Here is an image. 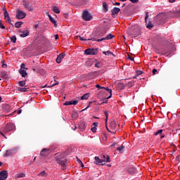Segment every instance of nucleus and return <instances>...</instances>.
<instances>
[{
  "label": "nucleus",
  "instance_id": "1",
  "mask_svg": "<svg viewBox=\"0 0 180 180\" xmlns=\"http://www.w3.org/2000/svg\"><path fill=\"white\" fill-rule=\"evenodd\" d=\"M15 129H16V127L14 125V124L12 122H8L6 125L4 129V133H9V131H13Z\"/></svg>",
  "mask_w": 180,
  "mask_h": 180
},
{
  "label": "nucleus",
  "instance_id": "2",
  "mask_svg": "<svg viewBox=\"0 0 180 180\" xmlns=\"http://www.w3.org/2000/svg\"><path fill=\"white\" fill-rule=\"evenodd\" d=\"M98 51L99 48L88 49L84 51V54H86V56H96Z\"/></svg>",
  "mask_w": 180,
  "mask_h": 180
},
{
  "label": "nucleus",
  "instance_id": "3",
  "mask_svg": "<svg viewBox=\"0 0 180 180\" xmlns=\"http://www.w3.org/2000/svg\"><path fill=\"white\" fill-rule=\"evenodd\" d=\"M65 157H67V154L62 153L60 158L58 157L56 158V161L57 162L58 164H59V165H61V167L65 166V163L64 162V161L61 160H63V158H65Z\"/></svg>",
  "mask_w": 180,
  "mask_h": 180
},
{
  "label": "nucleus",
  "instance_id": "4",
  "mask_svg": "<svg viewBox=\"0 0 180 180\" xmlns=\"http://www.w3.org/2000/svg\"><path fill=\"white\" fill-rule=\"evenodd\" d=\"M82 18L84 20L88 22L91 20V19H92V15H91V14H89V13L87 11H84L82 14Z\"/></svg>",
  "mask_w": 180,
  "mask_h": 180
},
{
  "label": "nucleus",
  "instance_id": "5",
  "mask_svg": "<svg viewBox=\"0 0 180 180\" xmlns=\"http://www.w3.org/2000/svg\"><path fill=\"white\" fill-rule=\"evenodd\" d=\"M16 18L18 19H25L26 18V13L18 10L16 13Z\"/></svg>",
  "mask_w": 180,
  "mask_h": 180
},
{
  "label": "nucleus",
  "instance_id": "6",
  "mask_svg": "<svg viewBox=\"0 0 180 180\" xmlns=\"http://www.w3.org/2000/svg\"><path fill=\"white\" fill-rule=\"evenodd\" d=\"M50 153H51V150H50V149L44 148L41 151L40 154L41 157H49V155H50Z\"/></svg>",
  "mask_w": 180,
  "mask_h": 180
},
{
  "label": "nucleus",
  "instance_id": "7",
  "mask_svg": "<svg viewBox=\"0 0 180 180\" xmlns=\"http://www.w3.org/2000/svg\"><path fill=\"white\" fill-rule=\"evenodd\" d=\"M8 178V171L3 170L0 172V180H6Z\"/></svg>",
  "mask_w": 180,
  "mask_h": 180
},
{
  "label": "nucleus",
  "instance_id": "8",
  "mask_svg": "<svg viewBox=\"0 0 180 180\" xmlns=\"http://www.w3.org/2000/svg\"><path fill=\"white\" fill-rule=\"evenodd\" d=\"M23 6H25V9H27V11H29L30 12H32V11H33V7H32L30 4L26 2L25 1H23Z\"/></svg>",
  "mask_w": 180,
  "mask_h": 180
},
{
  "label": "nucleus",
  "instance_id": "9",
  "mask_svg": "<svg viewBox=\"0 0 180 180\" xmlns=\"http://www.w3.org/2000/svg\"><path fill=\"white\" fill-rule=\"evenodd\" d=\"M113 37H115L113 34H109L105 37H103L101 39H97V41L99 42V41H103V40H110V39H113Z\"/></svg>",
  "mask_w": 180,
  "mask_h": 180
},
{
  "label": "nucleus",
  "instance_id": "10",
  "mask_svg": "<svg viewBox=\"0 0 180 180\" xmlns=\"http://www.w3.org/2000/svg\"><path fill=\"white\" fill-rule=\"evenodd\" d=\"M103 162H110V158L108 155H103L101 156Z\"/></svg>",
  "mask_w": 180,
  "mask_h": 180
},
{
  "label": "nucleus",
  "instance_id": "11",
  "mask_svg": "<svg viewBox=\"0 0 180 180\" xmlns=\"http://www.w3.org/2000/svg\"><path fill=\"white\" fill-rule=\"evenodd\" d=\"M4 14L5 20H8V23H11V17L9 16V13L5 10Z\"/></svg>",
  "mask_w": 180,
  "mask_h": 180
},
{
  "label": "nucleus",
  "instance_id": "12",
  "mask_svg": "<svg viewBox=\"0 0 180 180\" xmlns=\"http://www.w3.org/2000/svg\"><path fill=\"white\" fill-rule=\"evenodd\" d=\"M20 37H27V36H29V31L25 30V31H20Z\"/></svg>",
  "mask_w": 180,
  "mask_h": 180
},
{
  "label": "nucleus",
  "instance_id": "13",
  "mask_svg": "<svg viewBox=\"0 0 180 180\" xmlns=\"http://www.w3.org/2000/svg\"><path fill=\"white\" fill-rule=\"evenodd\" d=\"M64 53H60L56 58V63H58V64H60V63H61V61H63V60L64 59Z\"/></svg>",
  "mask_w": 180,
  "mask_h": 180
},
{
  "label": "nucleus",
  "instance_id": "14",
  "mask_svg": "<svg viewBox=\"0 0 180 180\" xmlns=\"http://www.w3.org/2000/svg\"><path fill=\"white\" fill-rule=\"evenodd\" d=\"M125 86H126L124 85V84H123V83H119V84H117V89L118 91H122V90L124 89V87H125Z\"/></svg>",
  "mask_w": 180,
  "mask_h": 180
},
{
  "label": "nucleus",
  "instance_id": "15",
  "mask_svg": "<svg viewBox=\"0 0 180 180\" xmlns=\"http://www.w3.org/2000/svg\"><path fill=\"white\" fill-rule=\"evenodd\" d=\"M104 115L105 116V126H106V129L109 131V129H108V119L109 118V112H108V111H105L104 112Z\"/></svg>",
  "mask_w": 180,
  "mask_h": 180
},
{
  "label": "nucleus",
  "instance_id": "16",
  "mask_svg": "<svg viewBox=\"0 0 180 180\" xmlns=\"http://www.w3.org/2000/svg\"><path fill=\"white\" fill-rule=\"evenodd\" d=\"M79 128L80 129V130H82V131H84V130L86 129V125L85 124V122H81L79 124Z\"/></svg>",
  "mask_w": 180,
  "mask_h": 180
},
{
  "label": "nucleus",
  "instance_id": "17",
  "mask_svg": "<svg viewBox=\"0 0 180 180\" xmlns=\"http://www.w3.org/2000/svg\"><path fill=\"white\" fill-rule=\"evenodd\" d=\"M19 73L20 74V75L22 77H23L25 78V77H26L27 75V72H26V70H23V69H20L19 70Z\"/></svg>",
  "mask_w": 180,
  "mask_h": 180
},
{
  "label": "nucleus",
  "instance_id": "18",
  "mask_svg": "<svg viewBox=\"0 0 180 180\" xmlns=\"http://www.w3.org/2000/svg\"><path fill=\"white\" fill-rule=\"evenodd\" d=\"M119 12H120V8H117V7H115L112 10V15H117V13H119Z\"/></svg>",
  "mask_w": 180,
  "mask_h": 180
},
{
  "label": "nucleus",
  "instance_id": "19",
  "mask_svg": "<svg viewBox=\"0 0 180 180\" xmlns=\"http://www.w3.org/2000/svg\"><path fill=\"white\" fill-rule=\"evenodd\" d=\"M48 16H49L51 23H53L55 27H57V21H56V20H54L51 15H48Z\"/></svg>",
  "mask_w": 180,
  "mask_h": 180
},
{
  "label": "nucleus",
  "instance_id": "20",
  "mask_svg": "<svg viewBox=\"0 0 180 180\" xmlns=\"http://www.w3.org/2000/svg\"><path fill=\"white\" fill-rule=\"evenodd\" d=\"M13 154V150L10 149L6 150V153L4 154L5 157H9V155H12Z\"/></svg>",
  "mask_w": 180,
  "mask_h": 180
},
{
  "label": "nucleus",
  "instance_id": "21",
  "mask_svg": "<svg viewBox=\"0 0 180 180\" xmlns=\"http://www.w3.org/2000/svg\"><path fill=\"white\" fill-rule=\"evenodd\" d=\"M94 160L96 161V164H102V162H103L102 159H100L99 157L98 156H96L94 158Z\"/></svg>",
  "mask_w": 180,
  "mask_h": 180
},
{
  "label": "nucleus",
  "instance_id": "22",
  "mask_svg": "<svg viewBox=\"0 0 180 180\" xmlns=\"http://www.w3.org/2000/svg\"><path fill=\"white\" fill-rule=\"evenodd\" d=\"M52 11L53 12H54L55 13H60V8H58V7L54 6L52 7Z\"/></svg>",
  "mask_w": 180,
  "mask_h": 180
},
{
  "label": "nucleus",
  "instance_id": "23",
  "mask_svg": "<svg viewBox=\"0 0 180 180\" xmlns=\"http://www.w3.org/2000/svg\"><path fill=\"white\" fill-rule=\"evenodd\" d=\"M3 109L4 110H5V112H11V107L9 106V105H4Z\"/></svg>",
  "mask_w": 180,
  "mask_h": 180
},
{
  "label": "nucleus",
  "instance_id": "24",
  "mask_svg": "<svg viewBox=\"0 0 180 180\" xmlns=\"http://www.w3.org/2000/svg\"><path fill=\"white\" fill-rule=\"evenodd\" d=\"M72 117L74 120H75L76 119H78V113L77 112H73L72 113Z\"/></svg>",
  "mask_w": 180,
  "mask_h": 180
},
{
  "label": "nucleus",
  "instance_id": "25",
  "mask_svg": "<svg viewBox=\"0 0 180 180\" xmlns=\"http://www.w3.org/2000/svg\"><path fill=\"white\" fill-rule=\"evenodd\" d=\"M38 176H44L46 178V176H47V173H46V171H42L38 174Z\"/></svg>",
  "mask_w": 180,
  "mask_h": 180
},
{
  "label": "nucleus",
  "instance_id": "26",
  "mask_svg": "<svg viewBox=\"0 0 180 180\" xmlns=\"http://www.w3.org/2000/svg\"><path fill=\"white\" fill-rule=\"evenodd\" d=\"M89 98V94H84L82 97H81V99L82 101H84V99L86 100Z\"/></svg>",
  "mask_w": 180,
  "mask_h": 180
},
{
  "label": "nucleus",
  "instance_id": "27",
  "mask_svg": "<svg viewBox=\"0 0 180 180\" xmlns=\"http://www.w3.org/2000/svg\"><path fill=\"white\" fill-rule=\"evenodd\" d=\"M103 89H105V91H108V92H109L110 96H108V98L112 97V89H110L108 87H104L103 88Z\"/></svg>",
  "mask_w": 180,
  "mask_h": 180
},
{
  "label": "nucleus",
  "instance_id": "28",
  "mask_svg": "<svg viewBox=\"0 0 180 180\" xmlns=\"http://www.w3.org/2000/svg\"><path fill=\"white\" fill-rule=\"evenodd\" d=\"M18 91H20V92H27V91H29V88H18Z\"/></svg>",
  "mask_w": 180,
  "mask_h": 180
},
{
  "label": "nucleus",
  "instance_id": "29",
  "mask_svg": "<svg viewBox=\"0 0 180 180\" xmlns=\"http://www.w3.org/2000/svg\"><path fill=\"white\" fill-rule=\"evenodd\" d=\"M22 25H23V22H15V27H17V29H19V27H20Z\"/></svg>",
  "mask_w": 180,
  "mask_h": 180
},
{
  "label": "nucleus",
  "instance_id": "30",
  "mask_svg": "<svg viewBox=\"0 0 180 180\" xmlns=\"http://www.w3.org/2000/svg\"><path fill=\"white\" fill-rule=\"evenodd\" d=\"M103 54H105V56H113V53H112L110 51H103Z\"/></svg>",
  "mask_w": 180,
  "mask_h": 180
},
{
  "label": "nucleus",
  "instance_id": "31",
  "mask_svg": "<svg viewBox=\"0 0 180 180\" xmlns=\"http://www.w3.org/2000/svg\"><path fill=\"white\" fill-rule=\"evenodd\" d=\"M110 127H112V129H116V122H111L110 124Z\"/></svg>",
  "mask_w": 180,
  "mask_h": 180
},
{
  "label": "nucleus",
  "instance_id": "32",
  "mask_svg": "<svg viewBox=\"0 0 180 180\" xmlns=\"http://www.w3.org/2000/svg\"><path fill=\"white\" fill-rule=\"evenodd\" d=\"M25 176H26L25 173H20V174H17V178H25Z\"/></svg>",
  "mask_w": 180,
  "mask_h": 180
},
{
  "label": "nucleus",
  "instance_id": "33",
  "mask_svg": "<svg viewBox=\"0 0 180 180\" xmlns=\"http://www.w3.org/2000/svg\"><path fill=\"white\" fill-rule=\"evenodd\" d=\"M128 34H129V36H131V37H136V35L133 34V33H131V29H129L127 31Z\"/></svg>",
  "mask_w": 180,
  "mask_h": 180
},
{
  "label": "nucleus",
  "instance_id": "34",
  "mask_svg": "<svg viewBox=\"0 0 180 180\" xmlns=\"http://www.w3.org/2000/svg\"><path fill=\"white\" fill-rule=\"evenodd\" d=\"M103 8L105 10V12H108V4L106 3H103Z\"/></svg>",
  "mask_w": 180,
  "mask_h": 180
},
{
  "label": "nucleus",
  "instance_id": "35",
  "mask_svg": "<svg viewBox=\"0 0 180 180\" xmlns=\"http://www.w3.org/2000/svg\"><path fill=\"white\" fill-rule=\"evenodd\" d=\"M158 134H162V129H159L155 133V136H158Z\"/></svg>",
  "mask_w": 180,
  "mask_h": 180
},
{
  "label": "nucleus",
  "instance_id": "36",
  "mask_svg": "<svg viewBox=\"0 0 180 180\" xmlns=\"http://www.w3.org/2000/svg\"><path fill=\"white\" fill-rule=\"evenodd\" d=\"M56 85H58V81L55 80V83H53L51 86H49L48 88H52V86H56Z\"/></svg>",
  "mask_w": 180,
  "mask_h": 180
},
{
  "label": "nucleus",
  "instance_id": "37",
  "mask_svg": "<svg viewBox=\"0 0 180 180\" xmlns=\"http://www.w3.org/2000/svg\"><path fill=\"white\" fill-rule=\"evenodd\" d=\"M11 41H12V43H16V37L15 36L11 37Z\"/></svg>",
  "mask_w": 180,
  "mask_h": 180
},
{
  "label": "nucleus",
  "instance_id": "38",
  "mask_svg": "<svg viewBox=\"0 0 180 180\" xmlns=\"http://www.w3.org/2000/svg\"><path fill=\"white\" fill-rule=\"evenodd\" d=\"M19 85H20V86H25V85H26V82H25V81H20V82H19Z\"/></svg>",
  "mask_w": 180,
  "mask_h": 180
},
{
  "label": "nucleus",
  "instance_id": "39",
  "mask_svg": "<svg viewBox=\"0 0 180 180\" xmlns=\"http://www.w3.org/2000/svg\"><path fill=\"white\" fill-rule=\"evenodd\" d=\"M0 29H5V25L2 22V20H0Z\"/></svg>",
  "mask_w": 180,
  "mask_h": 180
},
{
  "label": "nucleus",
  "instance_id": "40",
  "mask_svg": "<svg viewBox=\"0 0 180 180\" xmlns=\"http://www.w3.org/2000/svg\"><path fill=\"white\" fill-rule=\"evenodd\" d=\"M78 103V101H70V105H77Z\"/></svg>",
  "mask_w": 180,
  "mask_h": 180
},
{
  "label": "nucleus",
  "instance_id": "41",
  "mask_svg": "<svg viewBox=\"0 0 180 180\" xmlns=\"http://www.w3.org/2000/svg\"><path fill=\"white\" fill-rule=\"evenodd\" d=\"M124 148V146L122 145V146L117 148V151H122Z\"/></svg>",
  "mask_w": 180,
  "mask_h": 180
},
{
  "label": "nucleus",
  "instance_id": "42",
  "mask_svg": "<svg viewBox=\"0 0 180 180\" xmlns=\"http://www.w3.org/2000/svg\"><path fill=\"white\" fill-rule=\"evenodd\" d=\"M133 85H134V83L133 82H128V86L129 88H131V86H133Z\"/></svg>",
  "mask_w": 180,
  "mask_h": 180
},
{
  "label": "nucleus",
  "instance_id": "43",
  "mask_svg": "<svg viewBox=\"0 0 180 180\" xmlns=\"http://www.w3.org/2000/svg\"><path fill=\"white\" fill-rule=\"evenodd\" d=\"M26 67V65H25V63H22L20 65V70H25V68Z\"/></svg>",
  "mask_w": 180,
  "mask_h": 180
},
{
  "label": "nucleus",
  "instance_id": "44",
  "mask_svg": "<svg viewBox=\"0 0 180 180\" xmlns=\"http://www.w3.org/2000/svg\"><path fill=\"white\" fill-rule=\"evenodd\" d=\"M96 88H98V89H103V88H105V87L101 86L99 85V84H96Z\"/></svg>",
  "mask_w": 180,
  "mask_h": 180
},
{
  "label": "nucleus",
  "instance_id": "45",
  "mask_svg": "<svg viewBox=\"0 0 180 180\" xmlns=\"http://www.w3.org/2000/svg\"><path fill=\"white\" fill-rule=\"evenodd\" d=\"M87 40H91V41H98L97 40H101V39H96V38H91V39H89Z\"/></svg>",
  "mask_w": 180,
  "mask_h": 180
},
{
  "label": "nucleus",
  "instance_id": "46",
  "mask_svg": "<svg viewBox=\"0 0 180 180\" xmlns=\"http://www.w3.org/2000/svg\"><path fill=\"white\" fill-rule=\"evenodd\" d=\"M91 131H93V133H96V127H91Z\"/></svg>",
  "mask_w": 180,
  "mask_h": 180
},
{
  "label": "nucleus",
  "instance_id": "47",
  "mask_svg": "<svg viewBox=\"0 0 180 180\" xmlns=\"http://www.w3.org/2000/svg\"><path fill=\"white\" fill-rule=\"evenodd\" d=\"M64 105H65V106H68V105H71V101H66V102H65Z\"/></svg>",
  "mask_w": 180,
  "mask_h": 180
},
{
  "label": "nucleus",
  "instance_id": "48",
  "mask_svg": "<svg viewBox=\"0 0 180 180\" xmlns=\"http://www.w3.org/2000/svg\"><path fill=\"white\" fill-rule=\"evenodd\" d=\"M79 40H82V41H85L88 40V39H84V37H82L81 36H79Z\"/></svg>",
  "mask_w": 180,
  "mask_h": 180
},
{
  "label": "nucleus",
  "instance_id": "49",
  "mask_svg": "<svg viewBox=\"0 0 180 180\" xmlns=\"http://www.w3.org/2000/svg\"><path fill=\"white\" fill-rule=\"evenodd\" d=\"M147 19H148V12H146L145 17V22H147Z\"/></svg>",
  "mask_w": 180,
  "mask_h": 180
},
{
  "label": "nucleus",
  "instance_id": "50",
  "mask_svg": "<svg viewBox=\"0 0 180 180\" xmlns=\"http://www.w3.org/2000/svg\"><path fill=\"white\" fill-rule=\"evenodd\" d=\"M157 72H158V70H157V69H153V75H155V74H157Z\"/></svg>",
  "mask_w": 180,
  "mask_h": 180
},
{
  "label": "nucleus",
  "instance_id": "51",
  "mask_svg": "<svg viewBox=\"0 0 180 180\" xmlns=\"http://www.w3.org/2000/svg\"><path fill=\"white\" fill-rule=\"evenodd\" d=\"M128 60H130L131 61H134V58H131L130 56L127 58Z\"/></svg>",
  "mask_w": 180,
  "mask_h": 180
},
{
  "label": "nucleus",
  "instance_id": "52",
  "mask_svg": "<svg viewBox=\"0 0 180 180\" xmlns=\"http://www.w3.org/2000/svg\"><path fill=\"white\" fill-rule=\"evenodd\" d=\"M146 27H147L148 29H151V28L153 27V25L148 24V25L146 26Z\"/></svg>",
  "mask_w": 180,
  "mask_h": 180
},
{
  "label": "nucleus",
  "instance_id": "53",
  "mask_svg": "<svg viewBox=\"0 0 180 180\" xmlns=\"http://www.w3.org/2000/svg\"><path fill=\"white\" fill-rule=\"evenodd\" d=\"M130 2H132V4H136V2H139V0H129Z\"/></svg>",
  "mask_w": 180,
  "mask_h": 180
},
{
  "label": "nucleus",
  "instance_id": "54",
  "mask_svg": "<svg viewBox=\"0 0 180 180\" xmlns=\"http://www.w3.org/2000/svg\"><path fill=\"white\" fill-rule=\"evenodd\" d=\"M98 122H94L93 123V126H94V127H98Z\"/></svg>",
  "mask_w": 180,
  "mask_h": 180
},
{
  "label": "nucleus",
  "instance_id": "55",
  "mask_svg": "<svg viewBox=\"0 0 180 180\" xmlns=\"http://www.w3.org/2000/svg\"><path fill=\"white\" fill-rule=\"evenodd\" d=\"M89 108H91V103H89V104L87 105V107L82 110H86V109H88Z\"/></svg>",
  "mask_w": 180,
  "mask_h": 180
},
{
  "label": "nucleus",
  "instance_id": "56",
  "mask_svg": "<svg viewBox=\"0 0 180 180\" xmlns=\"http://www.w3.org/2000/svg\"><path fill=\"white\" fill-rule=\"evenodd\" d=\"M135 171V169L134 168H129V169H128V172H131V171Z\"/></svg>",
  "mask_w": 180,
  "mask_h": 180
},
{
  "label": "nucleus",
  "instance_id": "57",
  "mask_svg": "<svg viewBox=\"0 0 180 180\" xmlns=\"http://www.w3.org/2000/svg\"><path fill=\"white\" fill-rule=\"evenodd\" d=\"M114 5L117 6H119V5H120V3H119V2H115V3L114 4Z\"/></svg>",
  "mask_w": 180,
  "mask_h": 180
},
{
  "label": "nucleus",
  "instance_id": "58",
  "mask_svg": "<svg viewBox=\"0 0 180 180\" xmlns=\"http://www.w3.org/2000/svg\"><path fill=\"white\" fill-rule=\"evenodd\" d=\"M79 162L81 163V167L82 168H84V163H82V162L81 160H79Z\"/></svg>",
  "mask_w": 180,
  "mask_h": 180
},
{
  "label": "nucleus",
  "instance_id": "59",
  "mask_svg": "<svg viewBox=\"0 0 180 180\" xmlns=\"http://www.w3.org/2000/svg\"><path fill=\"white\" fill-rule=\"evenodd\" d=\"M95 67H96L97 68H99V67H100V66H99V63H96V64H95Z\"/></svg>",
  "mask_w": 180,
  "mask_h": 180
},
{
  "label": "nucleus",
  "instance_id": "60",
  "mask_svg": "<svg viewBox=\"0 0 180 180\" xmlns=\"http://www.w3.org/2000/svg\"><path fill=\"white\" fill-rule=\"evenodd\" d=\"M55 40H58V34L55 35Z\"/></svg>",
  "mask_w": 180,
  "mask_h": 180
},
{
  "label": "nucleus",
  "instance_id": "61",
  "mask_svg": "<svg viewBox=\"0 0 180 180\" xmlns=\"http://www.w3.org/2000/svg\"><path fill=\"white\" fill-rule=\"evenodd\" d=\"M22 113V110H19L18 111V115H20Z\"/></svg>",
  "mask_w": 180,
  "mask_h": 180
},
{
  "label": "nucleus",
  "instance_id": "62",
  "mask_svg": "<svg viewBox=\"0 0 180 180\" xmlns=\"http://www.w3.org/2000/svg\"><path fill=\"white\" fill-rule=\"evenodd\" d=\"M169 2H170L171 4L175 2V0H169Z\"/></svg>",
  "mask_w": 180,
  "mask_h": 180
},
{
  "label": "nucleus",
  "instance_id": "63",
  "mask_svg": "<svg viewBox=\"0 0 180 180\" xmlns=\"http://www.w3.org/2000/svg\"><path fill=\"white\" fill-rule=\"evenodd\" d=\"M160 137H161V139H164V137H165V135L162 134V135L160 136Z\"/></svg>",
  "mask_w": 180,
  "mask_h": 180
},
{
  "label": "nucleus",
  "instance_id": "64",
  "mask_svg": "<svg viewBox=\"0 0 180 180\" xmlns=\"http://www.w3.org/2000/svg\"><path fill=\"white\" fill-rule=\"evenodd\" d=\"M179 16H180V10L178 11Z\"/></svg>",
  "mask_w": 180,
  "mask_h": 180
}]
</instances>
